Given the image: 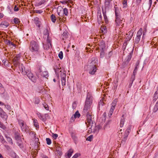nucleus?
Wrapping results in <instances>:
<instances>
[{
	"label": "nucleus",
	"instance_id": "obj_1",
	"mask_svg": "<svg viewBox=\"0 0 158 158\" xmlns=\"http://www.w3.org/2000/svg\"><path fill=\"white\" fill-rule=\"evenodd\" d=\"M92 98L91 94L88 92L87 94L85 105L83 110V113L87 114L86 120L85 123L88 127H90L89 129H91V132H95L99 130L98 127L96 126L95 123H94L92 120V117L90 113H89L90 108V106L92 104Z\"/></svg>",
	"mask_w": 158,
	"mask_h": 158
},
{
	"label": "nucleus",
	"instance_id": "obj_2",
	"mask_svg": "<svg viewBox=\"0 0 158 158\" xmlns=\"http://www.w3.org/2000/svg\"><path fill=\"white\" fill-rule=\"evenodd\" d=\"M114 8L116 17L115 20L116 25L117 26H119L121 24H123L122 25H121V26H122L123 24V23L124 22V21L123 20V19H122L121 18L118 8L115 6H114Z\"/></svg>",
	"mask_w": 158,
	"mask_h": 158
},
{
	"label": "nucleus",
	"instance_id": "obj_3",
	"mask_svg": "<svg viewBox=\"0 0 158 158\" xmlns=\"http://www.w3.org/2000/svg\"><path fill=\"white\" fill-rule=\"evenodd\" d=\"M112 0H105V8H102V11L104 16V19L105 22L106 23H108V20L107 17L106 15V9L108 7L110 6V3Z\"/></svg>",
	"mask_w": 158,
	"mask_h": 158
},
{
	"label": "nucleus",
	"instance_id": "obj_4",
	"mask_svg": "<svg viewBox=\"0 0 158 158\" xmlns=\"http://www.w3.org/2000/svg\"><path fill=\"white\" fill-rule=\"evenodd\" d=\"M40 49V46L38 44L34 41L31 42L29 49L32 52H38Z\"/></svg>",
	"mask_w": 158,
	"mask_h": 158
},
{
	"label": "nucleus",
	"instance_id": "obj_5",
	"mask_svg": "<svg viewBox=\"0 0 158 158\" xmlns=\"http://www.w3.org/2000/svg\"><path fill=\"white\" fill-rule=\"evenodd\" d=\"M18 123L19 126L21 128V130L23 132L27 133L29 132V127L28 126H27L26 124L24 123L23 121L19 120Z\"/></svg>",
	"mask_w": 158,
	"mask_h": 158
},
{
	"label": "nucleus",
	"instance_id": "obj_6",
	"mask_svg": "<svg viewBox=\"0 0 158 158\" xmlns=\"http://www.w3.org/2000/svg\"><path fill=\"white\" fill-rule=\"evenodd\" d=\"M28 78L32 82H35L36 81V78L34 76L33 74L32 73L31 71L28 70H27L26 73Z\"/></svg>",
	"mask_w": 158,
	"mask_h": 158
},
{
	"label": "nucleus",
	"instance_id": "obj_7",
	"mask_svg": "<svg viewBox=\"0 0 158 158\" xmlns=\"http://www.w3.org/2000/svg\"><path fill=\"white\" fill-rule=\"evenodd\" d=\"M47 43L45 44L43 43V47L45 49L48 50L52 48L51 40L48 38H47Z\"/></svg>",
	"mask_w": 158,
	"mask_h": 158
},
{
	"label": "nucleus",
	"instance_id": "obj_8",
	"mask_svg": "<svg viewBox=\"0 0 158 158\" xmlns=\"http://www.w3.org/2000/svg\"><path fill=\"white\" fill-rule=\"evenodd\" d=\"M20 56L21 55L20 54L17 55L13 59V63L15 67L17 66L19 63V60L20 59Z\"/></svg>",
	"mask_w": 158,
	"mask_h": 158
},
{
	"label": "nucleus",
	"instance_id": "obj_9",
	"mask_svg": "<svg viewBox=\"0 0 158 158\" xmlns=\"http://www.w3.org/2000/svg\"><path fill=\"white\" fill-rule=\"evenodd\" d=\"M90 69L89 73L91 75L94 74L96 72L97 68L95 64L94 65H91L89 66Z\"/></svg>",
	"mask_w": 158,
	"mask_h": 158
},
{
	"label": "nucleus",
	"instance_id": "obj_10",
	"mask_svg": "<svg viewBox=\"0 0 158 158\" xmlns=\"http://www.w3.org/2000/svg\"><path fill=\"white\" fill-rule=\"evenodd\" d=\"M9 25V23L6 21H2L0 24V27L4 29L7 28Z\"/></svg>",
	"mask_w": 158,
	"mask_h": 158
},
{
	"label": "nucleus",
	"instance_id": "obj_11",
	"mask_svg": "<svg viewBox=\"0 0 158 158\" xmlns=\"http://www.w3.org/2000/svg\"><path fill=\"white\" fill-rule=\"evenodd\" d=\"M57 14L60 16H64L63 8L61 7H58L57 8Z\"/></svg>",
	"mask_w": 158,
	"mask_h": 158
},
{
	"label": "nucleus",
	"instance_id": "obj_12",
	"mask_svg": "<svg viewBox=\"0 0 158 158\" xmlns=\"http://www.w3.org/2000/svg\"><path fill=\"white\" fill-rule=\"evenodd\" d=\"M56 151L59 156L62 155V149L59 146V144L57 145L56 146Z\"/></svg>",
	"mask_w": 158,
	"mask_h": 158
},
{
	"label": "nucleus",
	"instance_id": "obj_13",
	"mask_svg": "<svg viewBox=\"0 0 158 158\" xmlns=\"http://www.w3.org/2000/svg\"><path fill=\"white\" fill-rule=\"evenodd\" d=\"M0 116L4 120L6 121L8 116L5 112L3 111L2 112H0Z\"/></svg>",
	"mask_w": 158,
	"mask_h": 158
},
{
	"label": "nucleus",
	"instance_id": "obj_14",
	"mask_svg": "<svg viewBox=\"0 0 158 158\" xmlns=\"http://www.w3.org/2000/svg\"><path fill=\"white\" fill-rule=\"evenodd\" d=\"M19 69L20 70V72L23 74V75H26V73L27 70H25V68L24 66H23L22 64H21V65H19Z\"/></svg>",
	"mask_w": 158,
	"mask_h": 158
},
{
	"label": "nucleus",
	"instance_id": "obj_15",
	"mask_svg": "<svg viewBox=\"0 0 158 158\" xmlns=\"http://www.w3.org/2000/svg\"><path fill=\"white\" fill-rule=\"evenodd\" d=\"M71 135L72 138L74 141L75 143H76V142H77L78 140L76 134L73 132H71Z\"/></svg>",
	"mask_w": 158,
	"mask_h": 158
},
{
	"label": "nucleus",
	"instance_id": "obj_16",
	"mask_svg": "<svg viewBox=\"0 0 158 158\" xmlns=\"http://www.w3.org/2000/svg\"><path fill=\"white\" fill-rule=\"evenodd\" d=\"M100 48H101L102 50H106V46L105 42L102 41L99 44Z\"/></svg>",
	"mask_w": 158,
	"mask_h": 158
},
{
	"label": "nucleus",
	"instance_id": "obj_17",
	"mask_svg": "<svg viewBox=\"0 0 158 158\" xmlns=\"http://www.w3.org/2000/svg\"><path fill=\"white\" fill-rule=\"evenodd\" d=\"M45 69L44 68H43L42 66H40L38 70L37 75L38 76L41 75L43 72L44 71Z\"/></svg>",
	"mask_w": 158,
	"mask_h": 158
},
{
	"label": "nucleus",
	"instance_id": "obj_18",
	"mask_svg": "<svg viewBox=\"0 0 158 158\" xmlns=\"http://www.w3.org/2000/svg\"><path fill=\"white\" fill-rule=\"evenodd\" d=\"M34 21L36 25L40 28V26L41 22L39 20V18L37 17L35 18L34 19Z\"/></svg>",
	"mask_w": 158,
	"mask_h": 158
},
{
	"label": "nucleus",
	"instance_id": "obj_19",
	"mask_svg": "<svg viewBox=\"0 0 158 158\" xmlns=\"http://www.w3.org/2000/svg\"><path fill=\"white\" fill-rule=\"evenodd\" d=\"M139 60H138L135 64V67L133 71L134 73H136L137 70L139 67Z\"/></svg>",
	"mask_w": 158,
	"mask_h": 158
},
{
	"label": "nucleus",
	"instance_id": "obj_20",
	"mask_svg": "<svg viewBox=\"0 0 158 158\" xmlns=\"http://www.w3.org/2000/svg\"><path fill=\"white\" fill-rule=\"evenodd\" d=\"M10 156L12 158H19V156L14 151H11L10 153Z\"/></svg>",
	"mask_w": 158,
	"mask_h": 158
},
{
	"label": "nucleus",
	"instance_id": "obj_21",
	"mask_svg": "<svg viewBox=\"0 0 158 158\" xmlns=\"http://www.w3.org/2000/svg\"><path fill=\"white\" fill-rule=\"evenodd\" d=\"M133 54V51H132L127 56L126 60V62L128 63L129 61L131 60Z\"/></svg>",
	"mask_w": 158,
	"mask_h": 158
},
{
	"label": "nucleus",
	"instance_id": "obj_22",
	"mask_svg": "<svg viewBox=\"0 0 158 158\" xmlns=\"http://www.w3.org/2000/svg\"><path fill=\"white\" fill-rule=\"evenodd\" d=\"M124 115L123 114L121 119L120 126V127H123L125 122V119L124 118Z\"/></svg>",
	"mask_w": 158,
	"mask_h": 158
},
{
	"label": "nucleus",
	"instance_id": "obj_23",
	"mask_svg": "<svg viewBox=\"0 0 158 158\" xmlns=\"http://www.w3.org/2000/svg\"><path fill=\"white\" fill-rule=\"evenodd\" d=\"M91 64H97L98 63V59L96 57H93L92 59Z\"/></svg>",
	"mask_w": 158,
	"mask_h": 158
},
{
	"label": "nucleus",
	"instance_id": "obj_24",
	"mask_svg": "<svg viewBox=\"0 0 158 158\" xmlns=\"http://www.w3.org/2000/svg\"><path fill=\"white\" fill-rule=\"evenodd\" d=\"M41 76L43 77L47 78L48 76V71L45 70L43 72Z\"/></svg>",
	"mask_w": 158,
	"mask_h": 158
},
{
	"label": "nucleus",
	"instance_id": "obj_25",
	"mask_svg": "<svg viewBox=\"0 0 158 158\" xmlns=\"http://www.w3.org/2000/svg\"><path fill=\"white\" fill-rule=\"evenodd\" d=\"M68 37V35L66 32H64L61 36L62 40H64Z\"/></svg>",
	"mask_w": 158,
	"mask_h": 158
},
{
	"label": "nucleus",
	"instance_id": "obj_26",
	"mask_svg": "<svg viewBox=\"0 0 158 158\" xmlns=\"http://www.w3.org/2000/svg\"><path fill=\"white\" fill-rule=\"evenodd\" d=\"M114 109V108L113 107H111L110 109V110L109 111V112L108 113V116L109 117H110L112 115V114L113 113V111Z\"/></svg>",
	"mask_w": 158,
	"mask_h": 158
},
{
	"label": "nucleus",
	"instance_id": "obj_27",
	"mask_svg": "<svg viewBox=\"0 0 158 158\" xmlns=\"http://www.w3.org/2000/svg\"><path fill=\"white\" fill-rule=\"evenodd\" d=\"M5 43L6 44L9 45H12L14 46H15V44L9 40H6L5 41Z\"/></svg>",
	"mask_w": 158,
	"mask_h": 158
},
{
	"label": "nucleus",
	"instance_id": "obj_28",
	"mask_svg": "<svg viewBox=\"0 0 158 158\" xmlns=\"http://www.w3.org/2000/svg\"><path fill=\"white\" fill-rule=\"evenodd\" d=\"M73 152V150L72 149H70L68 151L67 156L68 158H69L71 157Z\"/></svg>",
	"mask_w": 158,
	"mask_h": 158
},
{
	"label": "nucleus",
	"instance_id": "obj_29",
	"mask_svg": "<svg viewBox=\"0 0 158 158\" xmlns=\"http://www.w3.org/2000/svg\"><path fill=\"white\" fill-rule=\"evenodd\" d=\"M5 89L2 86V84L0 82V93L2 94L4 93Z\"/></svg>",
	"mask_w": 158,
	"mask_h": 158
},
{
	"label": "nucleus",
	"instance_id": "obj_30",
	"mask_svg": "<svg viewBox=\"0 0 158 158\" xmlns=\"http://www.w3.org/2000/svg\"><path fill=\"white\" fill-rule=\"evenodd\" d=\"M102 21V16L101 15V13H98V22L100 23H101Z\"/></svg>",
	"mask_w": 158,
	"mask_h": 158
},
{
	"label": "nucleus",
	"instance_id": "obj_31",
	"mask_svg": "<svg viewBox=\"0 0 158 158\" xmlns=\"http://www.w3.org/2000/svg\"><path fill=\"white\" fill-rule=\"evenodd\" d=\"M53 23H55L56 20V16L53 14L51 15L50 17Z\"/></svg>",
	"mask_w": 158,
	"mask_h": 158
},
{
	"label": "nucleus",
	"instance_id": "obj_32",
	"mask_svg": "<svg viewBox=\"0 0 158 158\" xmlns=\"http://www.w3.org/2000/svg\"><path fill=\"white\" fill-rule=\"evenodd\" d=\"M80 116V114L79 113L78 111H77L74 114V118H79Z\"/></svg>",
	"mask_w": 158,
	"mask_h": 158
},
{
	"label": "nucleus",
	"instance_id": "obj_33",
	"mask_svg": "<svg viewBox=\"0 0 158 158\" xmlns=\"http://www.w3.org/2000/svg\"><path fill=\"white\" fill-rule=\"evenodd\" d=\"M142 29L140 28L137 33V36L141 37V36L142 34Z\"/></svg>",
	"mask_w": 158,
	"mask_h": 158
},
{
	"label": "nucleus",
	"instance_id": "obj_34",
	"mask_svg": "<svg viewBox=\"0 0 158 158\" xmlns=\"http://www.w3.org/2000/svg\"><path fill=\"white\" fill-rule=\"evenodd\" d=\"M117 100L115 99V100H114L113 101V102L111 104L112 106L111 107H113L115 109V106L117 104Z\"/></svg>",
	"mask_w": 158,
	"mask_h": 158
},
{
	"label": "nucleus",
	"instance_id": "obj_35",
	"mask_svg": "<svg viewBox=\"0 0 158 158\" xmlns=\"http://www.w3.org/2000/svg\"><path fill=\"white\" fill-rule=\"evenodd\" d=\"M5 137L7 139V141L10 144H13V142L12 139L7 135H6Z\"/></svg>",
	"mask_w": 158,
	"mask_h": 158
},
{
	"label": "nucleus",
	"instance_id": "obj_36",
	"mask_svg": "<svg viewBox=\"0 0 158 158\" xmlns=\"http://www.w3.org/2000/svg\"><path fill=\"white\" fill-rule=\"evenodd\" d=\"M15 138L16 140H19L20 139V136L18 133H15Z\"/></svg>",
	"mask_w": 158,
	"mask_h": 158
},
{
	"label": "nucleus",
	"instance_id": "obj_37",
	"mask_svg": "<svg viewBox=\"0 0 158 158\" xmlns=\"http://www.w3.org/2000/svg\"><path fill=\"white\" fill-rule=\"evenodd\" d=\"M2 62L4 65L6 66H8L9 64V62L6 60H2Z\"/></svg>",
	"mask_w": 158,
	"mask_h": 158
},
{
	"label": "nucleus",
	"instance_id": "obj_38",
	"mask_svg": "<svg viewBox=\"0 0 158 158\" xmlns=\"http://www.w3.org/2000/svg\"><path fill=\"white\" fill-rule=\"evenodd\" d=\"M44 34L45 35H47V38H49V32L48 29H46L44 31Z\"/></svg>",
	"mask_w": 158,
	"mask_h": 158
},
{
	"label": "nucleus",
	"instance_id": "obj_39",
	"mask_svg": "<svg viewBox=\"0 0 158 158\" xmlns=\"http://www.w3.org/2000/svg\"><path fill=\"white\" fill-rule=\"evenodd\" d=\"M140 37L137 36L135 40V43L136 44L138 43L140 40Z\"/></svg>",
	"mask_w": 158,
	"mask_h": 158
},
{
	"label": "nucleus",
	"instance_id": "obj_40",
	"mask_svg": "<svg viewBox=\"0 0 158 158\" xmlns=\"http://www.w3.org/2000/svg\"><path fill=\"white\" fill-rule=\"evenodd\" d=\"M157 91L154 94V96L153 97V100H155V101H156V100L158 98V95L157 93Z\"/></svg>",
	"mask_w": 158,
	"mask_h": 158
},
{
	"label": "nucleus",
	"instance_id": "obj_41",
	"mask_svg": "<svg viewBox=\"0 0 158 158\" xmlns=\"http://www.w3.org/2000/svg\"><path fill=\"white\" fill-rule=\"evenodd\" d=\"M0 140L1 142L2 143H4L6 142V141L4 139L3 136L2 135H0Z\"/></svg>",
	"mask_w": 158,
	"mask_h": 158
},
{
	"label": "nucleus",
	"instance_id": "obj_42",
	"mask_svg": "<svg viewBox=\"0 0 158 158\" xmlns=\"http://www.w3.org/2000/svg\"><path fill=\"white\" fill-rule=\"evenodd\" d=\"M158 110V104L156 103L153 109V111L154 112H156Z\"/></svg>",
	"mask_w": 158,
	"mask_h": 158
},
{
	"label": "nucleus",
	"instance_id": "obj_43",
	"mask_svg": "<svg viewBox=\"0 0 158 158\" xmlns=\"http://www.w3.org/2000/svg\"><path fill=\"white\" fill-rule=\"evenodd\" d=\"M105 50H102L100 52V57L101 58H103L105 56Z\"/></svg>",
	"mask_w": 158,
	"mask_h": 158
},
{
	"label": "nucleus",
	"instance_id": "obj_44",
	"mask_svg": "<svg viewBox=\"0 0 158 158\" xmlns=\"http://www.w3.org/2000/svg\"><path fill=\"white\" fill-rule=\"evenodd\" d=\"M102 32L103 33H105L106 32V27H102L101 28Z\"/></svg>",
	"mask_w": 158,
	"mask_h": 158
},
{
	"label": "nucleus",
	"instance_id": "obj_45",
	"mask_svg": "<svg viewBox=\"0 0 158 158\" xmlns=\"http://www.w3.org/2000/svg\"><path fill=\"white\" fill-rule=\"evenodd\" d=\"M0 127L3 130H5L6 128L5 126L0 121Z\"/></svg>",
	"mask_w": 158,
	"mask_h": 158
},
{
	"label": "nucleus",
	"instance_id": "obj_46",
	"mask_svg": "<svg viewBox=\"0 0 158 158\" xmlns=\"http://www.w3.org/2000/svg\"><path fill=\"white\" fill-rule=\"evenodd\" d=\"M63 13L64 16L67 15H68V9L66 8H64V9H63Z\"/></svg>",
	"mask_w": 158,
	"mask_h": 158
},
{
	"label": "nucleus",
	"instance_id": "obj_47",
	"mask_svg": "<svg viewBox=\"0 0 158 158\" xmlns=\"http://www.w3.org/2000/svg\"><path fill=\"white\" fill-rule=\"evenodd\" d=\"M43 105L44 108L46 110H49V107L48 105L46 103H43Z\"/></svg>",
	"mask_w": 158,
	"mask_h": 158
},
{
	"label": "nucleus",
	"instance_id": "obj_48",
	"mask_svg": "<svg viewBox=\"0 0 158 158\" xmlns=\"http://www.w3.org/2000/svg\"><path fill=\"white\" fill-rule=\"evenodd\" d=\"M34 124L35 127L37 128L38 127L39 125H38V123L36 120L34 119L33 120Z\"/></svg>",
	"mask_w": 158,
	"mask_h": 158
},
{
	"label": "nucleus",
	"instance_id": "obj_49",
	"mask_svg": "<svg viewBox=\"0 0 158 158\" xmlns=\"http://www.w3.org/2000/svg\"><path fill=\"white\" fill-rule=\"evenodd\" d=\"M77 103L76 101L74 102L72 104V108L74 109L76 108L77 106Z\"/></svg>",
	"mask_w": 158,
	"mask_h": 158
},
{
	"label": "nucleus",
	"instance_id": "obj_50",
	"mask_svg": "<svg viewBox=\"0 0 158 158\" xmlns=\"http://www.w3.org/2000/svg\"><path fill=\"white\" fill-rule=\"evenodd\" d=\"M46 140L47 141V143L48 145H50L51 143V140L49 138H46Z\"/></svg>",
	"mask_w": 158,
	"mask_h": 158
},
{
	"label": "nucleus",
	"instance_id": "obj_51",
	"mask_svg": "<svg viewBox=\"0 0 158 158\" xmlns=\"http://www.w3.org/2000/svg\"><path fill=\"white\" fill-rule=\"evenodd\" d=\"M123 8L126 7L127 5V1L126 0H123Z\"/></svg>",
	"mask_w": 158,
	"mask_h": 158
},
{
	"label": "nucleus",
	"instance_id": "obj_52",
	"mask_svg": "<svg viewBox=\"0 0 158 158\" xmlns=\"http://www.w3.org/2000/svg\"><path fill=\"white\" fill-rule=\"evenodd\" d=\"M93 135H91L89 136L87 139L86 140L90 141H91L93 138Z\"/></svg>",
	"mask_w": 158,
	"mask_h": 158
},
{
	"label": "nucleus",
	"instance_id": "obj_53",
	"mask_svg": "<svg viewBox=\"0 0 158 158\" xmlns=\"http://www.w3.org/2000/svg\"><path fill=\"white\" fill-rule=\"evenodd\" d=\"M14 23L15 24H18L20 22L19 19L17 18H14Z\"/></svg>",
	"mask_w": 158,
	"mask_h": 158
},
{
	"label": "nucleus",
	"instance_id": "obj_54",
	"mask_svg": "<svg viewBox=\"0 0 158 158\" xmlns=\"http://www.w3.org/2000/svg\"><path fill=\"white\" fill-rule=\"evenodd\" d=\"M58 56L60 59H62L63 57V53L62 51H60L58 55Z\"/></svg>",
	"mask_w": 158,
	"mask_h": 158
},
{
	"label": "nucleus",
	"instance_id": "obj_55",
	"mask_svg": "<svg viewBox=\"0 0 158 158\" xmlns=\"http://www.w3.org/2000/svg\"><path fill=\"white\" fill-rule=\"evenodd\" d=\"M45 2H46L45 0H42L40 2L38 3V6H40V5H42V4H44Z\"/></svg>",
	"mask_w": 158,
	"mask_h": 158
},
{
	"label": "nucleus",
	"instance_id": "obj_56",
	"mask_svg": "<svg viewBox=\"0 0 158 158\" xmlns=\"http://www.w3.org/2000/svg\"><path fill=\"white\" fill-rule=\"evenodd\" d=\"M112 55V53L111 52H109L108 55H107L106 56V58L107 59H109L110 58V56H111Z\"/></svg>",
	"mask_w": 158,
	"mask_h": 158
},
{
	"label": "nucleus",
	"instance_id": "obj_57",
	"mask_svg": "<svg viewBox=\"0 0 158 158\" xmlns=\"http://www.w3.org/2000/svg\"><path fill=\"white\" fill-rule=\"evenodd\" d=\"M52 134L53 138L54 139H56L58 136V135L57 134L52 133Z\"/></svg>",
	"mask_w": 158,
	"mask_h": 158
},
{
	"label": "nucleus",
	"instance_id": "obj_58",
	"mask_svg": "<svg viewBox=\"0 0 158 158\" xmlns=\"http://www.w3.org/2000/svg\"><path fill=\"white\" fill-rule=\"evenodd\" d=\"M43 12V10H34V13H38V14H41Z\"/></svg>",
	"mask_w": 158,
	"mask_h": 158
},
{
	"label": "nucleus",
	"instance_id": "obj_59",
	"mask_svg": "<svg viewBox=\"0 0 158 158\" xmlns=\"http://www.w3.org/2000/svg\"><path fill=\"white\" fill-rule=\"evenodd\" d=\"M60 77L61 78L66 77V75L65 72H64V71H63V73L61 74Z\"/></svg>",
	"mask_w": 158,
	"mask_h": 158
},
{
	"label": "nucleus",
	"instance_id": "obj_60",
	"mask_svg": "<svg viewBox=\"0 0 158 158\" xmlns=\"http://www.w3.org/2000/svg\"><path fill=\"white\" fill-rule=\"evenodd\" d=\"M136 73H134V72H133V74L131 76V80H132V81H134L135 77V75Z\"/></svg>",
	"mask_w": 158,
	"mask_h": 158
},
{
	"label": "nucleus",
	"instance_id": "obj_61",
	"mask_svg": "<svg viewBox=\"0 0 158 158\" xmlns=\"http://www.w3.org/2000/svg\"><path fill=\"white\" fill-rule=\"evenodd\" d=\"M5 106V107L8 110H10L11 109V106L9 105H4Z\"/></svg>",
	"mask_w": 158,
	"mask_h": 158
},
{
	"label": "nucleus",
	"instance_id": "obj_62",
	"mask_svg": "<svg viewBox=\"0 0 158 158\" xmlns=\"http://www.w3.org/2000/svg\"><path fill=\"white\" fill-rule=\"evenodd\" d=\"M17 144L21 148H23V144L22 143V142L21 141H20L19 142H18Z\"/></svg>",
	"mask_w": 158,
	"mask_h": 158
},
{
	"label": "nucleus",
	"instance_id": "obj_63",
	"mask_svg": "<svg viewBox=\"0 0 158 158\" xmlns=\"http://www.w3.org/2000/svg\"><path fill=\"white\" fill-rule=\"evenodd\" d=\"M79 155V154L76 153L72 157V158H77L78 157Z\"/></svg>",
	"mask_w": 158,
	"mask_h": 158
},
{
	"label": "nucleus",
	"instance_id": "obj_64",
	"mask_svg": "<svg viewBox=\"0 0 158 158\" xmlns=\"http://www.w3.org/2000/svg\"><path fill=\"white\" fill-rule=\"evenodd\" d=\"M131 129L129 128H128L126 131L125 133L129 134L130 131Z\"/></svg>",
	"mask_w": 158,
	"mask_h": 158
}]
</instances>
